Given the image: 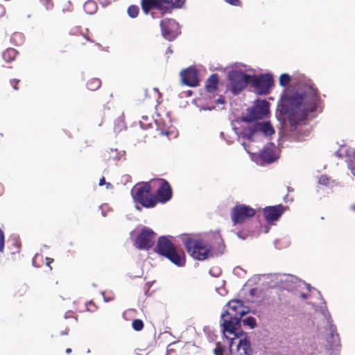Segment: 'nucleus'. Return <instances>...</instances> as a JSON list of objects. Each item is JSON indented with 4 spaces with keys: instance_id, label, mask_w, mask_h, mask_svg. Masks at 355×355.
Returning <instances> with one entry per match:
<instances>
[{
    "instance_id": "1",
    "label": "nucleus",
    "mask_w": 355,
    "mask_h": 355,
    "mask_svg": "<svg viewBox=\"0 0 355 355\" xmlns=\"http://www.w3.org/2000/svg\"><path fill=\"white\" fill-rule=\"evenodd\" d=\"M322 101L318 89L313 84H300L293 91H286L282 96L279 114L282 127L293 132L305 123L310 114L321 107Z\"/></svg>"
},
{
    "instance_id": "2",
    "label": "nucleus",
    "mask_w": 355,
    "mask_h": 355,
    "mask_svg": "<svg viewBox=\"0 0 355 355\" xmlns=\"http://www.w3.org/2000/svg\"><path fill=\"white\" fill-rule=\"evenodd\" d=\"M227 309L220 316L222 331L224 334L227 332L229 334H234L239 338L235 331L236 327L240 323L242 317L248 313L247 308L240 300H230L227 303Z\"/></svg>"
},
{
    "instance_id": "3",
    "label": "nucleus",
    "mask_w": 355,
    "mask_h": 355,
    "mask_svg": "<svg viewBox=\"0 0 355 355\" xmlns=\"http://www.w3.org/2000/svg\"><path fill=\"white\" fill-rule=\"evenodd\" d=\"M181 241L187 252L193 259L203 261L213 255L212 246L204 240H196L189 234H183Z\"/></svg>"
},
{
    "instance_id": "4",
    "label": "nucleus",
    "mask_w": 355,
    "mask_h": 355,
    "mask_svg": "<svg viewBox=\"0 0 355 355\" xmlns=\"http://www.w3.org/2000/svg\"><path fill=\"white\" fill-rule=\"evenodd\" d=\"M155 251L178 266L185 263L184 253L178 252L171 241L164 236L158 238Z\"/></svg>"
},
{
    "instance_id": "5",
    "label": "nucleus",
    "mask_w": 355,
    "mask_h": 355,
    "mask_svg": "<svg viewBox=\"0 0 355 355\" xmlns=\"http://www.w3.org/2000/svg\"><path fill=\"white\" fill-rule=\"evenodd\" d=\"M152 189L151 180L135 187L133 194L135 200L144 207H154L157 205V200L155 196L151 193Z\"/></svg>"
},
{
    "instance_id": "6",
    "label": "nucleus",
    "mask_w": 355,
    "mask_h": 355,
    "mask_svg": "<svg viewBox=\"0 0 355 355\" xmlns=\"http://www.w3.org/2000/svg\"><path fill=\"white\" fill-rule=\"evenodd\" d=\"M230 91L234 94H238L246 85L250 84L251 75L244 73L239 71H231L228 75Z\"/></svg>"
},
{
    "instance_id": "7",
    "label": "nucleus",
    "mask_w": 355,
    "mask_h": 355,
    "mask_svg": "<svg viewBox=\"0 0 355 355\" xmlns=\"http://www.w3.org/2000/svg\"><path fill=\"white\" fill-rule=\"evenodd\" d=\"M269 103L266 100L259 101L256 105L248 110L246 115L241 117V121L252 123L258 119H261L269 113Z\"/></svg>"
},
{
    "instance_id": "8",
    "label": "nucleus",
    "mask_w": 355,
    "mask_h": 355,
    "mask_svg": "<svg viewBox=\"0 0 355 355\" xmlns=\"http://www.w3.org/2000/svg\"><path fill=\"white\" fill-rule=\"evenodd\" d=\"M153 189L157 188L156 196L157 202L164 203L170 200L173 196V191L170 184L164 179H153Z\"/></svg>"
},
{
    "instance_id": "9",
    "label": "nucleus",
    "mask_w": 355,
    "mask_h": 355,
    "mask_svg": "<svg viewBox=\"0 0 355 355\" xmlns=\"http://www.w3.org/2000/svg\"><path fill=\"white\" fill-rule=\"evenodd\" d=\"M256 214L254 209L243 205H236L231 210V219L234 225L241 224L246 219L252 218Z\"/></svg>"
},
{
    "instance_id": "10",
    "label": "nucleus",
    "mask_w": 355,
    "mask_h": 355,
    "mask_svg": "<svg viewBox=\"0 0 355 355\" xmlns=\"http://www.w3.org/2000/svg\"><path fill=\"white\" fill-rule=\"evenodd\" d=\"M273 83L274 80L270 74L265 73L259 76L251 75L250 85L256 89L259 94H268Z\"/></svg>"
},
{
    "instance_id": "11",
    "label": "nucleus",
    "mask_w": 355,
    "mask_h": 355,
    "mask_svg": "<svg viewBox=\"0 0 355 355\" xmlns=\"http://www.w3.org/2000/svg\"><path fill=\"white\" fill-rule=\"evenodd\" d=\"M155 233L149 227H144L136 238L135 247L139 250H148L154 244Z\"/></svg>"
},
{
    "instance_id": "12",
    "label": "nucleus",
    "mask_w": 355,
    "mask_h": 355,
    "mask_svg": "<svg viewBox=\"0 0 355 355\" xmlns=\"http://www.w3.org/2000/svg\"><path fill=\"white\" fill-rule=\"evenodd\" d=\"M160 27L163 37L168 40L175 38L180 32L178 23L173 19H164L160 21Z\"/></svg>"
},
{
    "instance_id": "13",
    "label": "nucleus",
    "mask_w": 355,
    "mask_h": 355,
    "mask_svg": "<svg viewBox=\"0 0 355 355\" xmlns=\"http://www.w3.org/2000/svg\"><path fill=\"white\" fill-rule=\"evenodd\" d=\"M141 7L145 15H148L152 10H157L163 15L170 12L169 6L165 5L162 0H141Z\"/></svg>"
},
{
    "instance_id": "14",
    "label": "nucleus",
    "mask_w": 355,
    "mask_h": 355,
    "mask_svg": "<svg viewBox=\"0 0 355 355\" xmlns=\"http://www.w3.org/2000/svg\"><path fill=\"white\" fill-rule=\"evenodd\" d=\"M257 132H261L266 136H271L275 133V130L269 122L256 123L248 129V132L244 133V137L252 140V137Z\"/></svg>"
},
{
    "instance_id": "15",
    "label": "nucleus",
    "mask_w": 355,
    "mask_h": 355,
    "mask_svg": "<svg viewBox=\"0 0 355 355\" xmlns=\"http://www.w3.org/2000/svg\"><path fill=\"white\" fill-rule=\"evenodd\" d=\"M231 355H253V349L247 334L241 336L235 349H230Z\"/></svg>"
},
{
    "instance_id": "16",
    "label": "nucleus",
    "mask_w": 355,
    "mask_h": 355,
    "mask_svg": "<svg viewBox=\"0 0 355 355\" xmlns=\"http://www.w3.org/2000/svg\"><path fill=\"white\" fill-rule=\"evenodd\" d=\"M285 210L286 207L282 205L266 207L263 211L264 218L268 223L272 224L279 220Z\"/></svg>"
},
{
    "instance_id": "17",
    "label": "nucleus",
    "mask_w": 355,
    "mask_h": 355,
    "mask_svg": "<svg viewBox=\"0 0 355 355\" xmlns=\"http://www.w3.org/2000/svg\"><path fill=\"white\" fill-rule=\"evenodd\" d=\"M180 75L184 85L189 87H196L199 85L198 73L195 68L189 67L182 71Z\"/></svg>"
},
{
    "instance_id": "18",
    "label": "nucleus",
    "mask_w": 355,
    "mask_h": 355,
    "mask_svg": "<svg viewBox=\"0 0 355 355\" xmlns=\"http://www.w3.org/2000/svg\"><path fill=\"white\" fill-rule=\"evenodd\" d=\"M260 159L267 163H271L277 159L275 148L272 145L266 146L259 154Z\"/></svg>"
},
{
    "instance_id": "19",
    "label": "nucleus",
    "mask_w": 355,
    "mask_h": 355,
    "mask_svg": "<svg viewBox=\"0 0 355 355\" xmlns=\"http://www.w3.org/2000/svg\"><path fill=\"white\" fill-rule=\"evenodd\" d=\"M219 83L218 76L216 73L211 74L205 83V89L207 92L213 93L218 89Z\"/></svg>"
},
{
    "instance_id": "20",
    "label": "nucleus",
    "mask_w": 355,
    "mask_h": 355,
    "mask_svg": "<svg viewBox=\"0 0 355 355\" xmlns=\"http://www.w3.org/2000/svg\"><path fill=\"white\" fill-rule=\"evenodd\" d=\"M66 41L71 43L75 46L85 45L87 42H90V39L83 34L73 35L70 33V36L67 38Z\"/></svg>"
},
{
    "instance_id": "21",
    "label": "nucleus",
    "mask_w": 355,
    "mask_h": 355,
    "mask_svg": "<svg viewBox=\"0 0 355 355\" xmlns=\"http://www.w3.org/2000/svg\"><path fill=\"white\" fill-rule=\"evenodd\" d=\"M83 9L86 13L93 15L97 11L98 6L94 1L89 0L85 3Z\"/></svg>"
},
{
    "instance_id": "22",
    "label": "nucleus",
    "mask_w": 355,
    "mask_h": 355,
    "mask_svg": "<svg viewBox=\"0 0 355 355\" xmlns=\"http://www.w3.org/2000/svg\"><path fill=\"white\" fill-rule=\"evenodd\" d=\"M17 54V52L15 49L12 48H9L7 49L5 51H3L2 56L6 62H10L15 59Z\"/></svg>"
},
{
    "instance_id": "23",
    "label": "nucleus",
    "mask_w": 355,
    "mask_h": 355,
    "mask_svg": "<svg viewBox=\"0 0 355 355\" xmlns=\"http://www.w3.org/2000/svg\"><path fill=\"white\" fill-rule=\"evenodd\" d=\"M101 85V80L97 78H93L89 79L87 82V89L90 91L97 90Z\"/></svg>"
},
{
    "instance_id": "24",
    "label": "nucleus",
    "mask_w": 355,
    "mask_h": 355,
    "mask_svg": "<svg viewBox=\"0 0 355 355\" xmlns=\"http://www.w3.org/2000/svg\"><path fill=\"white\" fill-rule=\"evenodd\" d=\"M118 154L116 149H110L103 154V158L106 162H110L112 159L116 160L118 159Z\"/></svg>"
},
{
    "instance_id": "25",
    "label": "nucleus",
    "mask_w": 355,
    "mask_h": 355,
    "mask_svg": "<svg viewBox=\"0 0 355 355\" xmlns=\"http://www.w3.org/2000/svg\"><path fill=\"white\" fill-rule=\"evenodd\" d=\"M162 1L168 6L171 5L173 8H180L184 4L185 0H162Z\"/></svg>"
},
{
    "instance_id": "26",
    "label": "nucleus",
    "mask_w": 355,
    "mask_h": 355,
    "mask_svg": "<svg viewBox=\"0 0 355 355\" xmlns=\"http://www.w3.org/2000/svg\"><path fill=\"white\" fill-rule=\"evenodd\" d=\"M139 8L136 5H131L128 8L127 12L130 17L135 18L139 15Z\"/></svg>"
},
{
    "instance_id": "27",
    "label": "nucleus",
    "mask_w": 355,
    "mask_h": 355,
    "mask_svg": "<svg viewBox=\"0 0 355 355\" xmlns=\"http://www.w3.org/2000/svg\"><path fill=\"white\" fill-rule=\"evenodd\" d=\"M291 80V76L288 73H282L279 76V85L282 87H287Z\"/></svg>"
},
{
    "instance_id": "28",
    "label": "nucleus",
    "mask_w": 355,
    "mask_h": 355,
    "mask_svg": "<svg viewBox=\"0 0 355 355\" xmlns=\"http://www.w3.org/2000/svg\"><path fill=\"white\" fill-rule=\"evenodd\" d=\"M214 351L216 355H227V352L225 347L223 346L220 343H217L216 344V347Z\"/></svg>"
},
{
    "instance_id": "29",
    "label": "nucleus",
    "mask_w": 355,
    "mask_h": 355,
    "mask_svg": "<svg viewBox=\"0 0 355 355\" xmlns=\"http://www.w3.org/2000/svg\"><path fill=\"white\" fill-rule=\"evenodd\" d=\"M132 327L134 330L140 331L144 329V324L141 319H135L132 322Z\"/></svg>"
},
{
    "instance_id": "30",
    "label": "nucleus",
    "mask_w": 355,
    "mask_h": 355,
    "mask_svg": "<svg viewBox=\"0 0 355 355\" xmlns=\"http://www.w3.org/2000/svg\"><path fill=\"white\" fill-rule=\"evenodd\" d=\"M242 322L245 325L249 326L250 328L253 329L257 326L256 319L253 317H247L243 319Z\"/></svg>"
},
{
    "instance_id": "31",
    "label": "nucleus",
    "mask_w": 355,
    "mask_h": 355,
    "mask_svg": "<svg viewBox=\"0 0 355 355\" xmlns=\"http://www.w3.org/2000/svg\"><path fill=\"white\" fill-rule=\"evenodd\" d=\"M170 127L168 126V127H164V128H161V127H159L157 128V131L159 132V134L160 135H166L167 137H168L169 135V133H170Z\"/></svg>"
},
{
    "instance_id": "32",
    "label": "nucleus",
    "mask_w": 355,
    "mask_h": 355,
    "mask_svg": "<svg viewBox=\"0 0 355 355\" xmlns=\"http://www.w3.org/2000/svg\"><path fill=\"white\" fill-rule=\"evenodd\" d=\"M5 236L3 230L0 228V252H2L4 249Z\"/></svg>"
},
{
    "instance_id": "33",
    "label": "nucleus",
    "mask_w": 355,
    "mask_h": 355,
    "mask_svg": "<svg viewBox=\"0 0 355 355\" xmlns=\"http://www.w3.org/2000/svg\"><path fill=\"white\" fill-rule=\"evenodd\" d=\"M41 3L46 6V9L51 8L53 6L51 0H41Z\"/></svg>"
},
{
    "instance_id": "34",
    "label": "nucleus",
    "mask_w": 355,
    "mask_h": 355,
    "mask_svg": "<svg viewBox=\"0 0 355 355\" xmlns=\"http://www.w3.org/2000/svg\"><path fill=\"white\" fill-rule=\"evenodd\" d=\"M86 306H87V310L91 312L94 311V310L96 309V305L92 302H89L88 303H87Z\"/></svg>"
},
{
    "instance_id": "35",
    "label": "nucleus",
    "mask_w": 355,
    "mask_h": 355,
    "mask_svg": "<svg viewBox=\"0 0 355 355\" xmlns=\"http://www.w3.org/2000/svg\"><path fill=\"white\" fill-rule=\"evenodd\" d=\"M20 80H18V79H12L10 80V84L12 85V87L17 90L18 89V87H17V85L19 83Z\"/></svg>"
},
{
    "instance_id": "36",
    "label": "nucleus",
    "mask_w": 355,
    "mask_h": 355,
    "mask_svg": "<svg viewBox=\"0 0 355 355\" xmlns=\"http://www.w3.org/2000/svg\"><path fill=\"white\" fill-rule=\"evenodd\" d=\"M225 1L232 6H239L241 4L240 0H225Z\"/></svg>"
},
{
    "instance_id": "37",
    "label": "nucleus",
    "mask_w": 355,
    "mask_h": 355,
    "mask_svg": "<svg viewBox=\"0 0 355 355\" xmlns=\"http://www.w3.org/2000/svg\"><path fill=\"white\" fill-rule=\"evenodd\" d=\"M53 261H54V260H53V259H52V258H49V257H46V265L50 268V269H51V270L52 269V268L51 267L50 264H51V263H53Z\"/></svg>"
},
{
    "instance_id": "38",
    "label": "nucleus",
    "mask_w": 355,
    "mask_h": 355,
    "mask_svg": "<svg viewBox=\"0 0 355 355\" xmlns=\"http://www.w3.org/2000/svg\"><path fill=\"white\" fill-rule=\"evenodd\" d=\"M6 13V9L4 6L1 4H0V17L3 16Z\"/></svg>"
},
{
    "instance_id": "39",
    "label": "nucleus",
    "mask_w": 355,
    "mask_h": 355,
    "mask_svg": "<svg viewBox=\"0 0 355 355\" xmlns=\"http://www.w3.org/2000/svg\"><path fill=\"white\" fill-rule=\"evenodd\" d=\"M99 3L105 6L110 3V0H98Z\"/></svg>"
},
{
    "instance_id": "40",
    "label": "nucleus",
    "mask_w": 355,
    "mask_h": 355,
    "mask_svg": "<svg viewBox=\"0 0 355 355\" xmlns=\"http://www.w3.org/2000/svg\"><path fill=\"white\" fill-rule=\"evenodd\" d=\"M105 184V179L103 177L99 181V186H103Z\"/></svg>"
},
{
    "instance_id": "41",
    "label": "nucleus",
    "mask_w": 355,
    "mask_h": 355,
    "mask_svg": "<svg viewBox=\"0 0 355 355\" xmlns=\"http://www.w3.org/2000/svg\"><path fill=\"white\" fill-rule=\"evenodd\" d=\"M217 102L220 104H223L225 103V100L223 98H219L218 99H217Z\"/></svg>"
},
{
    "instance_id": "42",
    "label": "nucleus",
    "mask_w": 355,
    "mask_h": 355,
    "mask_svg": "<svg viewBox=\"0 0 355 355\" xmlns=\"http://www.w3.org/2000/svg\"><path fill=\"white\" fill-rule=\"evenodd\" d=\"M71 352V349H70V348H67V349H66V353H67V354H70Z\"/></svg>"
},
{
    "instance_id": "43",
    "label": "nucleus",
    "mask_w": 355,
    "mask_h": 355,
    "mask_svg": "<svg viewBox=\"0 0 355 355\" xmlns=\"http://www.w3.org/2000/svg\"><path fill=\"white\" fill-rule=\"evenodd\" d=\"M301 296H302V298H304V299H305V298L306 297V294H304V293H302V294L301 295Z\"/></svg>"
},
{
    "instance_id": "44",
    "label": "nucleus",
    "mask_w": 355,
    "mask_h": 355,
    "mask_svg": "<svg viewBox=\"0 0 355 355\" xmlns=\"http://www.w3.org/2000/svg\"><path fill=\"white\" fill-rule=\"evenodd\" d=\"M232 343H233V340H232L231 342H230V347H232Z\"/></svg>"
},
{
    "instance_id": "45",
    "label": "nucleus",
    "mask_w": 355,
    "mask_h": 355,
    "mask_svg": "<svg viewBox=\"0 0 355 355\" xmlns=\"http://www.w3.org/2000/svg\"><path fill=\"white\" fill-rule=\"evenodd\" d=\"M227 332H225V334L223 333V334L225 335V337H227V335H225Z\"/></svg>"
}]
</instances>
